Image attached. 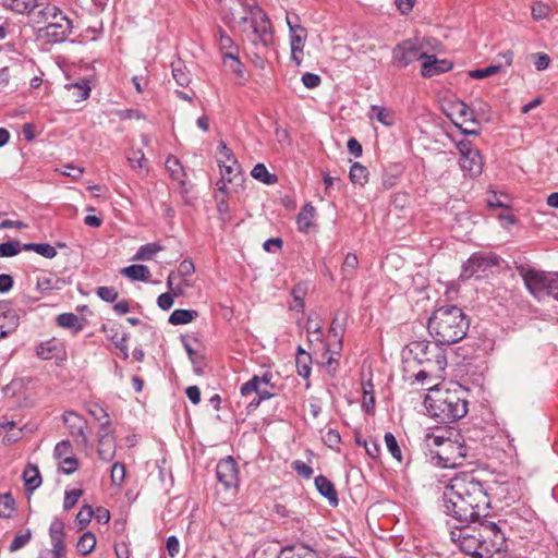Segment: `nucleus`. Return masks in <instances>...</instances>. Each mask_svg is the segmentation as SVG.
<instances>
[{
  "label": "nucleus",
  "instance_id": "nucleus-27",
  "mask_svg": "<svg viewBox=\"0 0 558 558\" xmlns=\"http://www.w3.org/2000/svg\"><path fill=\"white\" fill-rule=\"evenodd\" d=\"M198 316V313L194 310H174L169 316V324L173 326L185 325L193 322Z\"/></svg>",
  "mask_w": 558,
  "mask_h": 558
},
{
  "label": "nucleus",
  "instance_id": "nucleus-12",
  "mask_svg": "<svg viewBox=\"0 0 558 558\" xmlns=\"http://www.w3.org/2000/svg\"><path fill=\"white\" fill-rule=\"evenodd\" d=\"M218 165L221 172V180L232 182L240 174V165L235 159L232 150L227 147L225 142H220L218 146Z\"/></svg>",
  "mask_w": 558,
  "mask_h": 558
},
{
  "label": "nucleus",
  "instance_id": "nucleus-56",
  "mask_svg": "<svg viewBox=\"0 0 558 558\" xmlns=\"http://www.w3.org/2000/svg\"><path fill=\"white\" fill-rule=\"evenodd\" d=\"M323 440L324 442L329 447V448H336L339 446V444L341 442V437H340V434L335 430V429H329L328 432H326V434L323 436Z\"/></svg>",
  "mask_w": 558,
  "mask_h": 558
},
{
  "label": "nucleus",
  "instance_id": "nucleus-37",
  "mask_svg": "<svg viewBox=\"0 0 558 558\" xmlns=\"http://www.w3.org/2000/svg\"><path fill=\"white\" fill-rule=\"evenodd\" d=\"M96 546V537L92 532H85L76 544L80 554L86 556L90 554Z\"/></svg>",
  "mask_w": 558,
  "mask_h": 558
},
{
  "label": "nucleus",
  "instance_id": "nucleus-54",
  "mask_svg": "<svg viewBox=\"0 0 558 558\" xmlns=\"http://www.w3.org/2000/svg\"><path fill=\"white\" fill-rule=\"evenodd\" d=\"M83 490L82 489H71L65 492L64 501H63V508L64 510H70L73 508L78 499L82 497Z\"/></svg>",
  "mask_w": 558,
  "mask_h": 558
},
{
  "label": "nucleus",
  "instance_id": "nucleus-22",
  "mask_svg": "<svg viewBox=\"0 0 558 558\" xmlns=\"http://www.w3.org/2000/svg\"><path fill=\"white\" fill-rule=\"evenodd\" d=\"M120 274L132 281L147 282L150 278V270L142 264H133L120 270Z\"/></svg>",
  "mask_w": 558,
  "mask_h": 558
},
{
  "label": "nucleus",
  "instance_id": "nucleus-16",
  "mask_svg": "<svg viewBox=\"0 0 558 558\" xmlns=\"http://www.w3.org/2000/svg\"><path fill=\"white\" fill-rule=\"evenodd\" d=\"M63 422L76 442L84 446L88 444V437L85 433V429L87 428V422L83 416L73 411H66L63 414Z\"/></svg>",
  "mask_w": 558,
  "mask_h": 558
},
{
  "label": "nucleus",
  "instance_id": "nucleus-50",
  "mask_svg": "<svg viewBox=\"0 0 558 558\" xmlns=\"http://www.w3.org/2000/svg\"><path fill=\"white\" fill-rule=\"evenodd\" d=\"M88 414L92 415L96 421H98L100 424L104 422L108 423V429L110 428L111 421L109 418V415L107 411L99 407L98 404H93L87 410Z\"/></svg>",
  "mask_w": 558,
  "mask_h": 558
},
{
  "label": "nucleus",
  "instance_id": "nucleus-18",
  "mask_svg": "<svg viewBox=\"0 0 558 558\" xmlns=\"http://www.w3.org/2000/svg\"><path fill=\"white\" fill-rule=\"evenodd\" d=\"M20 316L8 301H0V323L3 325L1 337H8L19 326Z\"/></svg>",
  "mask_w": 558,
  "mask_h": 558
},
{
  "label": "nucleus",
  "instance_id": "nucleus-41",
  "mask_svg": "<svg viewBox=\"0 0 558 558\" xmlns=\"http://www.w3.org/2000/svg\"><path fill=\"white\" fill-rule=\"evenodd\" d=\"M359 259L353 253H348L344 257V262L341 266V275L343 279H351L357 268Z\"/></svg>",
  "mask_w": 558,
  "mask_h": 558
},
{
  "label": "nucleus",
  "instance_id": "nucleus-51",
  "mask_svg": "<svg viewBox=\"0 0 558 558\" xmlns=\"http://www.w3.org/2000/svg\"><path fill=\"white\" fill-rule=\"evenodd\" d=\"M94 515V510L90 506L85 505L76 514V522L80 526V530H83L92 520Z\"/></svg>",
  "mask_w": 558,
  "mask_h": 558
},
{
  "label": "nucleus",
  "instance_id": "nucleus-21",
  "mask_svg": "<svg viewBox=\"0 0 558 558\" xmlns=\"http://www.w3.org/2000/svg\"><path fill=\"white\" fill-rule=\"evenodd\" d=\"M315 486L319 494L328 499L331 506H338L339 499L335 485L326 476L318 475L315 478Z\"/></svg>",
  "mask_w": 558,
  "mask_h": 558
},
{
  "label": "nucleus",
  "instance_id": "nucleus-17",
  "mask_svg": "<svg viewBox=\"0 0 558 558\" xmlns=\"http://www.w3.org/2000/svg\"><path fill=\"white\" fill-rule=\"evenodd\" d=\"M98 436V457L109 462L116 457V439L107 422L99 425Z\"/></svg>",
  "mask_w": 558,
  "mask_h": 558
},
{
  "label": "nucleus",
  "instance_id": "nucleus-64",
  "mask_svg": "<svg viewBox=\"0 0 558 558\" xmlns=\"http://www.w3.org/2000/svg\"><path fill=\"white\" fill-rule=\"evenodd\" d=\"M174 302L173 295L171 293H162L157 299V304L162 311H168L172 307Z\"/></svg>",
  "mask_w": 558,
  "mask_h": 558
},
{
  "label": "nucleus",
  "instance_id": "nucleus-49",
  "mask_svg": "<svg viewBox=\"0 0 558 558\" xmlns=\"http://www.w3.org/2000/svg\"><path fill=\"white\" fill-rule=\"evenodd\" d=\"M501 71V65H489L484 69H476L469 73L470 77L475 80H482Z\"/></svg>",
  "mask_w": 558,
  "mask_h": 558
},
{
  "label": "nucleus",
  "instance_id": "nucleus-63",
  "mask_svg": "<svg viewBox=\"0 0 558 558\" xmlns=\"http://www.w3.org/2000/svg\"><path fill=\"white\" fill-rule=\"evenodd\" d=\"M364 448L369 457L373 459H376L379 456L380 449L377 441L373 438H369L368 440H364L363 442Z\"/></svg>",
  "mask_w": 558,
  "mask_h": 558
},
{
  "label": "nucleus",
  "instance_id": "nucleus-32",
  "mask_svg": "<svg viewBox=\"0 0 558 558\" xmlns=\"http://www.w3.org/2000/svg\"><path fill=\"white\" fill-rule=\"evenodd\" d=\"M161 250L162 246L157 243L142 245L132 257V260H150Z\"/></svg>",
  "mask_w": 558,
  "mask_h": 558
},
{
  "label": "nucleus",
  "instance_id": "nucleus-53",
  "mask_svg": "<svg viewBox=\"0 0 558 558\" xmlns=\"http://www.w3.org/2000/svg\"><path fill=\"white\" fill-rule=\"evenodd\" d=\"M195 271V266L192 263V260L184 259L180 263L178 268V275L183 278L182 282L185 287H189L190 283L185 279L186 277L191 276Z\"/></svg>",
  "mask_w": 558,
  "mask_h": 558
},
{
  "label": "nucleus",
  "instance_id": "nucleus-7",
  "mask_svg": "<svg viewBox=\"0 0 558 558\" xmlns=\"http://www.w3.org/2000/svg\"><path fill=\"white\" fill-rule=\"evenodd\" d=\"M436 45L438 43L433 38L403 40L392 49V63L398 68H407L414 61L426 59Z\"/></svg>",
  "mask_w": 558,
  "mask_h": 558
},
{
  "label": "nucleus",
  "instance_id": "nucleus-9",
  "mask_svg": "<svg viewBox=\"0 0 558 558\" xmlns=\"http://www.w3.org/2000/svg\"><path fill=\"white\" fill-rule=\"evenodd\" d=\"M72 21L60 10L53 20H48L46 25L37 29V38L45 39L49 43H62L71 34Z\"/></svg>",
  "mask_w": 558,
  "mask_h": 558
},
{
  "label": "nucleus",
  "instance_id": "nucleus-2",
  "mask_svg": "<svg viewBox=\"0 0 558 558\" xmlns=\"http://www.w3.org/2000/svg\"><path fill=\"white\" fill-rule=\"evenodd\" d=\"M222 20L227 25L238 23L241 31L254 45L268 46L272 41L270 21L266 12L258 5L244 8L240 0H227L221 10Z\"/></svg>",
  "mask_w": 558,
  "mask_h": 558
},
{
  "label": "nucleus",
  "instance_id": "nucleus-33",
  "mask_svg": "<svg viewBox=\"0 0 558 558\" xmlns=\"http://www.w3.org/2000/svg\"><path fill=\"white\" fill-rule=\"evenodd\" d=\"M349 177L352 183L364 185L368 180V170L360 162H354L350 168Z\"/></svg>",
  "mask_w": 558,
  "mask_h": 558
},
{
  "label": "nucleus",
  "instance_id": "nucleus-8",
  "mask_svg": "<svg viewBox=\"0 0 558 558\" xmlns=\"http://www.w3.org/2000/svg\"><path fill=\"white\" fill-rule=\"evenodd\" d=\"M409 352L420 364L430 366L432 372H444L446 368L445 352L437 343L413 341L409 344Z\"/></svg>",
  "mask_w": 558,
  "mask_h": 558
},
{
  "label": "nucleus",
  "instance_id": "nucleus-28",
  "mask_svg": "<svg viewBox=\"0 0 558 558\" xmlns=\"http://www.w3.org/2000/svg\"><path fill=\"white\" fill-rule=\"evenodd\" d=\"M172 75L178 85L186 87L191 83V74L181 60L172 62Z\"/></svg>",
  "mask_w": 558,
  "mask_h": 558
},
{
  "label": "nucleus",
  "instance_id": "nucleus-36",
  "mask_svg": "<svg viewBox=\"0 0 558 558\" xmlns=\"http://www.w3.org/2000/svg\"><path fill=\"white\" fill-rule=\"evenodd\" d=\"M362 407L366 413L373 414L375 410L374 386L371 381L363 385Z\"/></svg>",
  "mask_w": 558,
  "mask_h": 558
},
{
  "label": "nucleus",
  "instance_id": "nucleus-40",
  "mask_svg": "<svg viewBox=\"0 0 558 558\" xmlns=\"http://www.w3.org/2000/svg\"><path fill=\"white\" fill-rule=\"evenodd\" d=\"M219 47L223 58L238 54V47L234 45L232 38L228 36L222 29H219Z\"/></svg>",
  "mask_w": 558,
  "mask_h": 558
},
{
  "label": "nucleus",
  "instance_id": "nucleus-62",
  "mask_svg": "<svg viewBox=\"0 0 558 558\" xmlns=\"http://www.w3.org/2000/svg\"><path fill=\"white\" fill-rule=\"evenodd\" d=\"M302 83L307 88H315L322 83V78L317 74L307 72V73L303 74Z\"/></svg>",
  "mask_w": 558,
  "mask_h": 558
},
{
  "label": "nucleus",
  "instance_id": "nucleus-44",
  "mask_svg": "<svg viewBox=\"0 0 558 558\" xmlns=\"http://www.w3.org/2000/svg\"><path fill=\"white\" fill-rule=\"evenodd\" d=\"M23 250L20 241L13 240L0 244V257H12Z\"/></svg>",
  "mask_w": 558,
  "mask_h": 558
},
{
  "label": "nucleus",
  "instance_id": "nucleus-52",
  "mask_svg": "<svg viewBox=\"0 0 558 558\" xmlns=\"http://www.w3.org/2000/svg\"><path fill=\"white\" fill-rule=\"evenodd\" d=\"M32 538V532L31 530H27L25 533L23 534H17L12 543L10 544V547H9V550L11 553H14L21 548H23Z\"/></svg>",
  "mask_w": 558,
  "mask_h": 558
},
{
  "label": "nucleus",
  "instance_id": "nucleus-39",
  "mask_svg": "<svg viewBox=\"0 0 558 558\" xmlns=\"http://www.w3.org/2000/svg\"><path fill=\"white\" fill-rule=\"evenodd\" d=\"M4 3L11 10L21 14L27 13L38 7L36 0H4Z\"/></svg>",
  "mask_w": 558,
  "mask_h": 558
},
{
  "label": "nucleus",
  "instance_id": "nucleus-48",
  "mask_svg": "<svg viewBox=\"0 0 558 558\" xmlns=\"http://www.w3.org/2000/svg\"><path fill=\"white\" fill-rule=\"evenodd\" d=\"M111 483L121 486L125 478V466L123 463L116 462L111 466Z\"/></svg>",
  "mask_w": 558,
  "mask_h": 558
},
{
  "label": "nucleus",
  "instance_id": "nucleus-31",
  "mask_svg": "<svg viewBox=\"0 0 558 558\" xmlns=\"http://www.w3.org/2000/svg\"><path fill=\"white\" fill-rule=\"evenodd\" d=\"M57 324L62 328L72 329L74 332H77L83 328L80 317L73 313H63L58 315Z\"/></svg>",
  "mask_w": 558,
  "mask_h": 558
},
{
  "label": "nucleus",
  "instance_id": "nucleus-35",
  "mask_svg": "<svg viewBox=\"0 0 558 558\" xmlns=\"http://www.w3.org/2000/svg\"><path fill=\"white\" fill-rule=\"evenodd\" d=\"M452 108L458 114L459 119H461L462 123H471L473 125H477L474 112L466 104L459 101L454 104Z\"/></svg>",
  "mask_w": 558,
  "mask_h": 558
},
{
  "label": "nucleus",
  "instance_id": "nucleus-4",
  "mask_svg": "<svg viewBox=\"0 0 558 558\" xmlns=\"http://www.w3.org/2000/svg\"><path fill=\"white\" fill-rule=\"evenodd\" d=\"M424 405L430 416L439 423H451L464 417L468 402L458 392L434 387L425 396Z\"/></svg>",
  "mask_w": 558,
  "mask_h": 558
},
{
  "label": "nucleus",
  "instance_id": "nucleus-38",
  "mask_svg": "<svg viewBox=\"0 0 558 558\" xmlns=\"http://www.w3.org/2000/svg\"><path fill=\"white\" fill-rule=\"evenodd\" d=\"M251 174L254 179H256L265 184H268V185L277 182V177L272 173H269V171L267 170V168L265 167L264 163L255 165Z\"/></svg>",
  "mask_w": 558,
  "mask_h": 558
},
{
  "label": "nucleus",
  "instance_id": "nucleus-10",
  "mask_svg": "<svg viewBox=\"0 0 558 558\" xmlns=\"http://www.w3.org/2000/svg\"><path fill=\"white\" fill-rule=\"evenodd\" d=\"M457 148L460 153L459 165L461 169L471 177L481 174L483 160L480 150L468 141L458 143Z\"/></svg>",
  "mask_w": 558,
  "mask_h": 558
},
{
  "label": "nucleus",
  "instance_id": "nucleus-59",
  "mask_svg": "<svg viewBox=\"0 0 558 558\" xmlns=\"http://www.w3.org/2000/svg\"><path fill=\"white\" fill-rule=\"evenodd\" d=\"M223 63L235 74L242 75V64L238 58V54H232V57L223 58Z\"/></svg>",
  "mask_w": 558,
  "mask_h": 558
},
{
  "label": "nucleus",
  "instance_id": "nucleus-3",
  "mask_svg": "<svg viewBox=\"0 0 558 558\" xmlns=\"http://www.w3.org/2000/svg\"><path fill=\"white\" fill-rule=\"evenodd\" d=\"M469 326V318L456 305H445L436 308L427 323L429 335L440 344L459 342L466 336Z\"/></svg>",
  "mask_w": 558,
  "mask_h": 558
},
{
  "label": "nucleus",
  "instance_id": "nucleus-57",
  "mask_svg": "<svg viewBox=\"0 0 558 558\" xmlns=\"http://www.w3.org/2000/svg\"><path fill=\"white\" fill-rule=\"evenodd\" d=\"M78 462L75 457H64L61 461V471L65 474H72L77 470Z\"/></svg>",
  "mask_w": 558,
  "mask_h": 558
},
{
  "label": "nucleus",
  "instance_id": "nucleus-13",
  "mask_svg": "<svg viewBox=\"0 0 558 558\" xmlns=\"http://www.w3.org/2000/svg\"><path fill=\"white\" fill-rule=\"evenodd\" d=\"M49 535L51 541V549L44 550L39 557L43 558H62L65 555L64 537V523L62 520L56 518L49 527Z\"/></svg>",
  "mask_w": 558,
  "mask_h": 558
},
{
  "label": "nucleus",
  "instance_id": "nucleus-14",
  "mask_svg": "<svg viewBox=\"0 0 558 558\" xmlns=\"http://www.w3.org/2000/svg\"><path fill=\"white\" fill-rule=\"evenodd\" d=\"M286 20L290 31L291 58L299 65L301 63L299 53L303 52L306 31L298 23V15L294 14L291 16L290 14H287Z\"/></svg>",
  "mask_w": 558,
  "mask_h": 558
},
{
  "label": "nucleus",
  "instance_id": "nucleus-19",
  "mask_svg": "<svg viewBox=\"0 0 558 558\" xmlns=\"http://www.w3.org/2000/svg\"><path fill=\"white\" fill-rule=\"evenodd\" d=\"M421 66V74L424 77H433L440 73H445L452 68V63L446 59H437L428 53Z\"/></svg>",
  "mask_w": 558,
  "mask_h": 558
},
{
  "label": "nucleus",
  "instance_id": "nucleus-11",
  "mask_svg": "<svg viewBox=\"0 0 558 558\" xmlns=\"http://www.w3.org/2000/svg\"><path fill=\"white\" fill-rule=\"evenodd\" d=\"M498 259L494 255H487L481 252L474 253L463 265L461 277L469 279L473 276L481 277L489 268L496 266Z\"/></svg>",
  "mask_w": 558,
  "mask_h": 558
},
{
  "label": "nucleus",
  "instance_id": "nucleus-43",
  "mask_svg": "<svg viewBox=\"0 0 558 558\" xmlns=\"http://www.w3.org/2000/svg\"><path fill=\"white\" fill-rule=\"evenodd\" d=\"M166 168L170 172L172 179L182 181V178L184 177V171L180 160L177 157H168L166 160Z\"/></svg>",
  "mask_w": 558,
  "mask_h": 558
},
{
  "label": "nucleus",
  "instance_id": "nucleus-26",
  "mask_svg": "<svg viewBox=\"0 0 558 558\" xmlns=\"http://www.w3.org/2000/svg\"><path fill=\"white\" fill-rule=\"evenodd\" d=\"M369 119H376L386 126L395 124V114L390 109L380 106H372L368 112Z\"/></svg>",
  "mask_w": 558,
  "mask_h": 558
},
{
  "label": "nucleus",
  "instance_id": "nucleus-6",
  "mask_svg": "<svg viewBox=\"0 0 558 558\" xmlns=\"http://www.w3.org/2000/svg\"><path fill=\"white\" fill-rule=\"evenodd\" d=\"M519 275L522 277L527 291L536 299L551 295L558 301V272H548L530 267H520Z\"/></svg>",
  "mask_w": 558,
  "mask_h": 558
},
{
  "label": "nucleus",
  "instance_id": "nucleus-60",
  "mask_svg": "<svg viewBox=\"0 0 558 558\" xmlns=\"http://www.w3.org/2000/svg\"><path fill=\"white\" fill-rule=\"evenodd\" d=\"M292 466L293 470L304 478H310L313 475V469L300 460L294 461Z\"/></svg>",
  "mask_w": 558,
  "mask_h": 558
},
{
  "label": "nucleus",
  "instance_id": "nucleus-29",
  "mask_svg": "<svg viewBox=\"0 0 558 558\" xmlns=\"http://www.w3.org/2000/svg\"><path fill=\"white\" fill-rule=\"evenodd\" d=\"M343 330H344L343 325L340 324L337 318H335L329 328V336L335 338L336 343L332 344L333 349H331V348L327 349L328 352H331L333 354H339V352L342 348Z\"/></svg>",
  "mask_w": 558,
  "mask_h": 558
},
{
  "label": "nucleus",
  "instance_id": "nucleus-34",
  "mask_svg": "<svg viewBox=\"0 0 558 558\" xmlns=\"http://www.w3.org/2000/svg\"><path fill=\"white\" fill-rule=\"evenodd\" d=\"M58 352V344L54 340L41 342L36 348V354L41 360H51Z\"/></svg>",
  "mask_w": 558,
  "mask_h": 558
},
{
  "label": "nucleus",
  "instance_id": "nucleus-1",
  "mask_svg": "<svg viewBox=\"0 0 558 558\" xmlns=\"http://www.w3.org/2000/svg\"><path fill=\"white\" fill-rule=\"evenodd\" d=\"M445 512L459 524L477 521L488 514L489 497L473 473L456 474L444 490Z\"/></svg>",
  "mask_w": 558,
  "mask_h": 558
},
{
  "label": "nucleus",
  "instance_id": "nucleus-42",
  "mask_svg": "<svg viewBox=\"0 0 558 558\" xmlns=\"http://www.w3.org/2000/svg\"><path fill=\"white\" fill-rule=\"evenodd\" d=\"M128 161L130 162L131 167L138 172H143L146 169L147 160L141 149L132 150L128 155Z\"/></svg>",
  "mask_w": 558,
  "mask_h": 558
},
{
  "label": "nucleus",
  "instance_id": "nucleus-47",
  "mask_svg": "<svg viewBox=\"0 0 558 558\" xmlns=\"http://www.w3.org/2000/svg\"><path fill=\"white\" fill-rule=\"evenodd\" d=\"M15 501L11 495L5 494L0 497V517L10 518L14 510Z\"/></svg>",
  "mask_w": 558,
  "mask_h": 558
},
{
  "label": "nucleus",
  "instance_id": "nucleus-45",
  "mask_svg": "<svg viewBox=\"0 0 558 558\" xmlns=\"http://www.w3.org/2000/svg\"><path fill=\"white\" fill-rule=\"evenodd\" d=\"M311 363H312L311 355L296 356V359H295L296 371L301 377H303L305 379H307L310 377Z\"/></svg>",
  "mask_w": 558,
  "mask_h": 558
},
{
  "label": "nucleus",
  "instance_id": "nucleus-30",
  "mask_svg": "<svg viewBox=\"0 0 558 558\" xmlns=\"http://www.w3.org/2000/svg\"><path fill=\"white\" fill-rule=\"evenodd\" d=\"M24 251H34L45 258H53L57 256V250L49 243H25L23 244Z\"/></svg>",
  "mask_w": 558,
  "mask_h": 558
},
{
  "label": "nucleus",
  "instance_id": "nucleus-15",
  "mask_svg": "<svg viewBox=\"0 0 558 558\" xmlns=\"http://www.w3.org/2000/svg\"><path fill=\"white\" fill-rule=\"evenodd\" d=\"M217 480L226 487L231 488L238 486L239 470L236 462L232 457L220 460L216 468Z\"/></svg>",
  "mask_w": 558,
  "mask_h": 558
},
{
  "label": "nucleus",
  "instance_id": "nucleus-23",
  "mask_svg": "<svg viewBox=\"0 0 558 558\" xmlns=\"http://www.w3.org/2000/svg\"><path fill=\"white\" fill-rule=\"evenodd\" d=\"M60 9L52 4L41 5L38 4L37 8L33 9L28 13L32 16V21L36 24L46 25L48 20L51 17L53 20V15H56Z\"/></svg>",
  "mask_w": 558,
  "mask_h": 558
},
{
  "label": "nucleus",
  "instance_id": "nucleus-58",
  "mask_svg": "<svg viewBox=\"0 0 558 558\" xmlns=\"http://www.w3.org/2000/svg\"><path fill=\"white\" fill-rule=\"evenodd\" d=\"M259 384H260V379L258 376H254L252 379H250L248 381H246L242 387H241V393L243 396H248L251 395L252 392H258L259 390Z\"/></svg>",
  "mask_w": 558,
  "mask_h": 558
},
{
  "label": "nucleus",
  "instance_id": "nucleus-25",
  "mask_svg": "<svg viewBox=\"0 0 558 558\" xmlns=\"http://www.w3.org/2000/svg\"><path fill=\"white\" fill-rule=\"evenodd\" d=\"M23 478L25 482L26 490L33 493L41 484V476L36 465L27 464L24 472Z\"/></svg>",
  "mask_w": 558,
  "mask_h": 558
},
{
  "label": "nucleus",
  "instance_id": "nucleus-55",
  "mask_svg": "<svg viewBox=\"0 0 558 558\" xmlns=\"http://www.w3.org/2000/svg\"><path fill=\"white\" fill-rule=\"evenodd\" d=\"M96 293L105 302H114L118 298V292L113 287H99Z\"/></svg>",
  "mask_w": 558,
  "mask_h": 558
},
{
  "label": "nucleus",
  "instance_id": "nucleus-46",
  "mask_svg": "<svg viewBox=\"0 0 558 558\" xmlns=\"http://www.w3.org/2000/svg\"><path fill=\"white\" fill-rule=\"evenodd\" d=\"M385 444L388 449V451L391 453V456L397 459L398 461L402 460V453L401 449L398 445V441L392 433L388 432L385 434Z\"/></svg>",
  "mask_w": 558,
  "mask_h": 558
},
{
  "label": "nucleus",
  "instance_id": "nucleus-5",
  "mask_svg": "<svg viewBox=\"0 0 558 558\" xmlns=\"http://www.w3.org/2000/svg\"><path fill=\"white\" fill-rule=\"evenodd\" d=\"M427 439L432 441L428 446L436 448L430 449V460L435 465L456 468L462 464L466 457V448L458 439L453 440L439 435H428Z\"/></svg>",
  "mask_w": 558,
  "mask_h": 558
},
{
  "label": "nucleus",
  "instance_id": "nucleus-24",
  "mask_svg": "<svg viewBox=\"0 0 558 558\" xmlns=\"http://www.w3.org/2000/svg\"><path fill=\"white\" fill-rule=\"evenodd\" d=\"M315 214V207L311 203H307L303 206L296 217L299 231L303 233H307L310 231V229L313 227Z\"/></svg>",
  "mask_w": 558,
  "mask_h": 558
},
{
  "label": "nucleus",
  "instance_id": "nucleus-61",
  "mask_svg": "<svg viewBox=\"0 0 558 558\" xmlns=\"http://www.w3.org/2000/svg\"><path fill=\"white\" fill-rule=\"evenodd\" d=\"M64 170L61 171L63 175L72 178L74 181H77L81 179V177L84 173V168L75 167L71 163L65 165Z\"/></svg>",
  "mask_w": 558,
  "mask_h": 558
},
{
  "label": "nucleus",
  "instance_id": "nucleus-20",
  "mask_svg": "<svg viewBox=\"0 0 558 558\" xmlns=\"http://www.w3.org/2000/svg\"><path fill=\"white\" fill-rule=\"evenodd\" d=\"M277 558H318L317 553L304 544L283 547Z\"/></svg>",
  "mask_w": 558,
  "mask_h": 558
}]
</instances>
